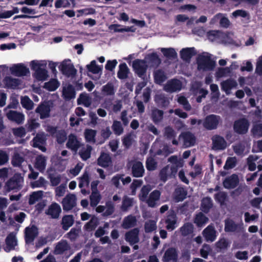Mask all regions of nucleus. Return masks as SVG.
I'll list each match as a JSON object with an SVG mask.
<instances>
[{"instance_id": "1", "label": "nucleus", "mask_w": 262, "mask_h": 262, "mask_svg": "<svg viewBox=\"0 0 262 262\" xmlns=\"http://www.w3.org/2000/svg\"><path fill=\"white\" fill-rule=\"evenodd\" d=\"M46 66V64L40 63L36 60H32L30 63V67L32 70L35 72L33 76L38 81H45L48 77V71L42 67Z\"/></svg>"}, {"instance_id": "2", "label": "nucleus", "mask_w": 262, "mask_h": 262, "mask_svg": "<svg viewBox=\"0 0 262 262\" xmlns=\"http://www.w3.org/2000/svg\"><path fill=\"white\" fill-rule=\"evenodd\" d=\"M198 69L204 71L213 70L215 66V62L210 56L200 55L197 58Z\"/></svg>"}, {"instance_id": "3", "label": "nucleus", "mask_w": 262, "mask_h": 262, "mask_svg": "<svg viewBox=\"0 0 262 262\" xmlns=\"http://www.w3.org/2000/svg\"><path fill=\"white\" fill-rule=\"evenodd\" d=\"M178 166L167 165L162 168L159 174L160 179L163 182H166L168 179L174 178L177 173Z\"/></svg>"}, {"instance_id": "4", "label": "nucleus", "mask_w": 262, "mask_h": 262, "mask_svg": "<svg viewBox=\"0 0 262 262\" xmlns=\"http://www.w3.org/2000/svg\"><path fill=\"white\" fill-rule=\"evenodd\" d=\"M24 179L20 173H16L5 184V188L8 192L13 190H19L22 188Z\"/></svg>"}, {"instance_id": "5", "label": "nucleus", "mask_w": 262, "mask_h": 262, "mask_svg": "<svg viewBox=\"0 0 262 262\" xmlns=\"http://www.w3.org/2000/svg\"><path fill=\"white\" fill-rule=\"evenodd\" d=\"M221 118L220 116L211 114L207 115L203 122V127L208 130L215 129L217 128Z\"/></svg>"}, {"instance_id": "6", "label": "nucleus", "mask_w": 262, "mask_h": 262, "mask_svg": "<svg viewBox=\"0 0 262 262\" xmlns=\"http://www.w3.org/2000/svg\"><path fill=\"white\" fill-rule=\"evenodd\" d=\"M249 125L250 123L247 119L239 118L234 121L233 130L237 134L244 135L248 132Z\"/></svg>"}, {"instance_id": "7", "label": "nucleus", "mask_w": 262, "mask_h": 262, "mask_svg": "<svg viewBox=\"0 0 262 262\" xmlns=\"http://www.w3.org/2000/svg\"><path fill=\"white\" fill-rule=\"evenodd\" d=\"M133 68L139 77L145 79L147 66L144 60L138 59L135 60L133 62Z\"/></svg>"}, {"instance_id": "8", "label": "nucleus", "mask_w": 262, "mask_h": 262, "mask_svg": "<svg viewBox=\"0 0 262 262\" xmlns=\"http://www.w3.org/2000/svg\"><path fill=\"white\" fill-rule=\"evenodd\" d=\"M61 204L63 210L68 212L74 209L77 205V198L75 194L69 193L63 199Z\"/></svg>"}, {"instance_id": "9", "label": "nucleus", "mask_w": 262, "mask_h": 262, "mask_svg": "<svg viewBox=\"0 0 262 262\" xmlns=\"http://www.w3.org/2000/svg\"><path fill=\"white\" fill-rule=\"evenodd\" d=\"M166 229L169 231L174 230L177 227V216L173 210L168 211L164 220Z\"/></svg>"}, {"instance_id": "10", "label": "nucleus", "mask_w": 262, "mask_h": 262, "mask_svg": "<svg viewBox=\"0 0 262 262\" xmlns=\"http://www.w3.org/2000/svg\"><path fill=\"white\" fill-rule=\"evenodd\" d=\"M59 69L64 75L69 77H74L77 73V70L74 68L73 64L68 63L67 61H63L59 66Z\"/></svg>"}, {"instance_id": "11", "label": "nucleus", "mask_w": 262, "mask_h": 262, "mask_svg": "<svg viewBox=\"0 0 262 262\" xmlns=\"http://www.w3.org/2000/svg\"><path fill=\"white\" fill-rule=\"evenodd\" d=\"M62 212L60 206L56 202L52 203L46 210L45 213L52 219H58Z\"/></svg>"}, {"instance_id": "12", "label": "nucleus", "mask_w": 262, "mask_h": 262, "mask_svg": "<svg viewBox=\"0 0 262 262\" xmlns=\"http://www.w3.org/2000/svg\"><path fill=\"white\" fill-rule=\"evenodd\" d=\"M178 251L174 247H170L166 249L162 257L164 262H178Z\"/></svg>"}, {"instance_id": "13", "label": "nucleus", "mask_w": 262, "mask_h": 262, "mask_svg": "<svg viewBox=\"0 0 262 262\" xmlns=\"http://www.w3.org/2000/svg\"><path fill=\"white\" fill-rule=\"evenodd\" d=\"M38 234V228L35 225L27 227L25 230V240L26 244L32 243Z\"/></svg>"}, {"instance_id": "14", "label": "nucleus", "mask_w": 262, "mask_h": 262, "mask_svg": "<svg viewBox=\"0 0 262 262\" xmlns=\"http://www.w3.org/2000/svg\"><path fill=\"white\" fill-rule=\"evenodd\" d=\"M212 149L215 150L225 149L227 147V142L224 138L218 135H214L212 138Z\"/></svg>"}, {"instance_id": "15", "label": "nucleus", "mask_w": 262, "mask_h": 262, "mask_svg": "<svg viewBox=\"0 0 262 262\" xmlns=\"http://www.w3.org/2000/svg\"><path fill=\"white\" fill-rule=\"evenodd\" d=\"M50 112V106L47 102L41 103L35 110V112L39 114L41 119L49 117Z\"/></svg>"}, {"instance_id": "16", "label": "nucleus", "mask_w": 262, "mask_h": 262, "mask_svg": "<svg viewBox=\"0 0 262 262\" xmlns=\"http://www.w3.org/2000/svg\"><path fill=\"white\" fill-rule=\"evenodd\" d=\"M46 140V138L43 134H37L32 140L33 146L35 148H38L42 152H45L47 150L45 146Z\"/></svg>"}, {"instance_id": "17", "label": "nucleus", "mask_w": 262, "mask_h": 262, "mask_svg": "<svg viewBox=\"0 0 262 262\" xmlns=\"http://www.w3.org/2000/svg\"><path fill=\"white\" fill-rule=\"evenodd\" d=\"M239 184V178L236 174H232L225 179L223 182L224 188L226 189H234Z\"/></svg>"}, {"instance_id": "18", "label": "nucleus", "mask_w": 262, "mask_h": 262, "mask_svg": "<svg viewBox=\"0 0 262 262\" xmlns=\"http://www.w3.org/2000/svg\"><path fill=\"white\" fill-rule=\"evenodd\" d=\"M10 70L12 74L16 76H26L29 73V69L23 63L14 64Z\"/></svg>"}, {"instance_id": "19", "label": "nucleus", "mask_w": 262, "mask_h": 262, "mask_svg": "<svg viewBox=\"0 0 262 262\" xmlns=\"http://www.w3.org/2000/svg\"><path fill=\"white\" fill-rule=\"evenodd\" d=\"M66 146L68 148L76 152L78 149L80 147L81 143L78 140L77 136L75 135L71 134L69 135Z\"/></svg>"}, {"instance_id": "20", "label": "nucleus", "mask_w": 262, "mask_h": 262, "mask_svg": "<svg viewBox=\"0 0 262 262\" xmlns=\"http://www.w3.org/2000/svg\"><path fill=\"white\" fill-rule=\"evenodd\" d=\"M180 56L185 61H189L191 58L196 54L194 47L183 48L180 51Z\"/></svg>"}, {"instance_id": "21", "label": "nucleus", "mask_w": 262, "mask_h": 262, "mask_svg": "<svg viewBox=\"0 0 262 262\" xmlns=\"http://www.w3.org/2000/svg\"><path fill=\"white\" fill-rule=\"evenodd\" d=\"M145 170L141 162L137 161L132 167V174L135 178L142 177L144 174Z\"/></svg>"}, {"instance_id": "22", "label": "nucleus", "mask_w": 262, "mask_h": 262, "mask_svg": "<svg viewBox=\"0 0 262 262\" xmlns=\"http://www.w3.org/2000/svg\"><path fill=\"white\" fill-rule=\"evenodd\" d=\"M6 247L5 250L6 252L13 250L17 245V239L15 234L13 232L10 233L6 237L5 239Z\"/></svg>"}, {"instance_id": "23", "label": "nucleus", "mask_w": 262, "mask_h": 262, "mask_svg": "<svg viewBox=\"0 0 262 262\" xmlns=\"http://www.w3.org/2000/svg\"><path fill=\"white\" fill-rule=\"evenodd\" d=\"M7 117L9 120L17 124H21L25 119V116L22 113L11 110L7 113Z\"/></svg>"}, {"instance_id": "24", "label": "nucleus", "mask_w": 262, "mask_h": 262, "mask_svg": "<svg viewBox=\"0 0 262 262\" xmlns=\"http://www.w3.org/2000/svg\"><path fill=\"white\" fill-rule=\"evenodd\" d=\"M139 232V231L138 228H134L126 232L125 235V240L131 244L138 243L139 241L138 237Z\"/></svg>"}, {"instance_id": "25", "label": "nucleus", "mask_w": 262, "mask_h": 262, "mask_svg": "<svg viewBox=\"0 0 262 262\" xmlns=\"http://www.w3.org/2000/svg\"><path fill=\"white\" fill-rule=\"evenodd\" d=\"M203 235L207 242H212L216 238V231L213 226L209 225L203 230Z\"/></svg>"}, {"instance_id": "26", "label": "nucleus", "mask_w": 262, "mask_h": 262, "mask_svg": "<svg viewBox=\"0 0 262 262\" xmlns=\"http://www.w3.org/2000/svg\"><path fill=\"white\" fill-rule=\"evenodd\" d=\"M222 90L227 94L230 93V90L237 86L236 81L232 78H229L221 83Z\"/></svg>"}, {"instance_id": "27", "label": "nucleus", "mask_w": 262, "mask_h": 262, "mask_svg": "<svg viewBox=\"0 0 262 262\" xmlns=\"http://www.w3.org/2000/svg\"><path fill=\"white\" fill-rule=\"evenodd\" d=\"M108 29L110 30H113L114 32H135L136 30V28L134 26L126 27L119 24H112L108 27Z\"/></svg>"}, {"instance_id": "28", "label": "nucleus", "mask_w": 262, "mask_h": 262, "mask_svg": "<svg viewBox=\"0 0 262 262\" xmlns=\"http://www.w3.org/2000/svg\"><path fill=\"white\" fill-rule=\"evenodd\" d=\"M182 88V83L179 80L172 79L168 81L165 86V89L169 92H174L180 91Z\"/></svg>"}, {"instance_id": "29", "label": "nucleus", "mask_w": 262, "mask_h": 262, "mask_svg": "<svg viewBox=\"0 0 262 262\" xmlns=\"http://www.w3.org/2000/svg\"><path fill=\"white\" fill-rule=\"evenodd\" d=\"M180 232L183 237L192 234L194 231L193 225L190 222H187L179 228Z\"/></svg>"}, {"instance_id": "30", "label": "nucleus", "mask_w": 262, "mask_h": 262, "mask_svg": "<svg viewBox=\"0 0 262 262\" xmlns=\"http://www.w3.org/2000/svg\"><path fill=\"white\" fill-rule=\"evenodd\" d=\"M183 137L184 144L187 147L193 146L196 141L194 135L189 132L183 133L181 135Z\"/></svg>"}, {"instance_id": "31", "label": "nucleus", "mask_w": 262, "mask_h": 262, "mask_svg": "<svg viewBox=\"0 0 262 262\" xmlns=\"http://www.w3.org/2000/svg\"><path fill=\"white\" fill-rule=\"evenodd\" d=\"M5 88L11 89H15L19 84L20 80L10 76H7L4 79Z\"/></svg>"}, {"instance_id": "32", "label": "nucleus", "mask_w": 262, "mask_h": 262, "mask_svg": "<svg viewBox=\"0 0 262 262\" xmlns=\"http://www.w3.org/2000/svg\"><path fill=\"white\" fill-rule=\"evenodd\" d=\"M47 159L45 156L41 155L36 157L34 167L40 172H43L46 166Z\"/></svg>"}, {"instance_id": "33", "label": "nucleus", "mask_w": 262, "mask_h": 262, "mask_svg": "<svg viewBox=\"0 0 262 262\" xmlns=\"http://www.w3.org/2000/svg\"><path fill=\"white\" fill-rule=\"evenodd\" d=\"M74 223V219L73 215H64L63 216L61 222L62 228L64 231H67Z\"/></svg>"}, {"instance_id": "34", "label": "nucleus", "mask_w": 262, "mask_h": 262, "mask_svg": "<svg viewBox=\"0 0 262 262\" xmlns=\"http://www.w3.org/2000/svg\"><path fill=\"white\" fill-rule=\"evenodd\" d=\"M70 249V246L68 242L63 240L57 243L55 247L54 253L55 254H62L65 251Z\"/></svg>"}, {"instance_id": "35", "label": "nucleus", "mask_w": 262, "mask_h": 262, "mask_svg": "<svg viewBox=\"0 0 262 262\" xmlns=\"http://www.w3.org/2000/svg\"><path fill=\"white\" fill-rule=\"evenodd\" d=\"M161 192L158 190H155L149 194V198L147 200L148 206L150 207H155L156 202L160 199Z\"/></svg>"}, {"instance_id": "36", "label": "nucleus", "mask_w": 262, "mask_h": 262, "mask_svg": "<svg viewBox=\"0 0 262 262\" xmlns=\"http://www.w3.org/2000/svg\"><path fill=\"white\" fill-rule=\"evenodd\" d=\"M111 158L108 154L102 152L97 160L98 165L106 168L108 167L111 163Z\"/></svg>"}, {"instance_id": "37", "label": "nucleus", "mask_w": 262, "mask_h": 262, "mask_svg": "<svg viewBox=\"0 0 262 262\" xmlns=\"http://www.w3.org/2000/svg\"><path fill=\"white\" fill-rule=\"evenodd\" d=\"M63 96L66 100H70L75 97L76 92L74 86L69 84L63 90Z\"/></svg>"}, {"instance_id": "38", "label": "nucleus", "mask_w": 262, "mask_h": 262, "mask_svg": "<svg viewBox=\"0 0 262 262\" xmlns=\"http://www.w3.org/2000/svg\"><path fill=\"white\" fill-rule=\"evenodd\" d=\"M187 194V191L183 187H179L175 189L174 192V200L176 202L183 201L186 199Z\"/></svg>"}, {"instance_id": "39", "label": "nucleus", "mask_w": 262, "mask_h": 262, "mask_svg": "<svg viewBox=\"0 0 262 262\" xmlns=\"http://www.w3.org/2000/svg\"><path fill=\"white\" fill-rule=\"evenodd\" d=\"M137 220L135 216L129 215L125 217L123 221L122 226L124 229H129L136 226Z\"/></svg>"}, {"instance_id": "40", "label": "nucleus", "mask_w": 262, "mask_h": 262, "mask_svg": "<svg viewBox=\"0 0 262 262\" xmlns=\"http://www.w3.org/2000/svg\"><path fill=\"white\" fill-rule=\"evenodd\" d=\"M129 73V69L125 63L119 64V70L117 72V77L120 79H124L127 78Z\"/></svg>"}, {"instance_id": "41", "label": "nucleus", "mask_w": 262, "mask_h": 262, "mask_svg": "<svg viewBox=\"0 0 262 262\" xmlns=\"http://www.w3.org/2000/svg\"><path fill=\"white\" fill-rule=\"evenodd\" d=\"M239 228L238 224L232 220L227 219L225 221V231L227 232H233L236 231Z\"/></svg>"}, {"instance_id": "42", "label": "nucleus", "mask_w": 262, "mask_h": 262, "mask_svg": "<svg viewBox=\"0 0 262 262\" xmlns=\"http://www.w3.org/2000/svg\"><path fill=\"white\" fill-rule=\"evenodd\" d=\"M99 224L98 219L93 216L91 220L84 226V229L86 231L90 232L94 230Z\"/></svg>"}, {"instance_id": "43", "label": "nucleus", "mask_w": 262, "mask_h": 262, "mask_svg": "<svg viewBox=\"0 0 262 262\" xmlns=\"http://www.w3.org/2000/svg\"><path fill=\"white\" fill-rule=\"evenodd\" d=\"M59 82L56 79H51L44 83L43 88L49 91H54L59 86Z\"/></svg>"}, {"instance_id": "44", "label": "nucleus", "mask_w": 262, "mask_h": 262, "mask_svg": "<svg viewBox=\"0 0 262 262\" xmlns=\"http://www.w3.org/2000/svg\"><path fill=\"white\" fill-rule=\"evenodd\" d=\"M166 78V76L162 70L159 69L155 72L154 80L156 83L160 84L164 82Z\"/></svg>"}, {"instance_id": "45", "label": "nucleus", "mask_w": 262, "mask_h": 262, "mask_svg": "<svg viewBox=\"0 0 262 262\" xmlns=\"http://www.w3.org/2000/svg\"><path fill=\"white\" fill-rule=\"evenodd\" d=\"M24 158L18 152H14L11 160V163L14 167H20L24 162Z\"/></svg>"}, {"instance_id": "46", "label": "nucleus", "mask_w": 262, "mask_h": 262, "mask_svg": "<svg viewBox=\"0 0 262 262\" xmlns=\"http://www.w3.org/2000/svg\"><path fill=\"white\" fill-rule=\"evenodd\" d=\"M161 51L163 55L168 59H175L177 57V53L172 48H161Z\"/></svg>"}, {"instance_id": "47", "label": "nucleus", "mask_w": 262, "mask_h": 262, "mask_svg": "<svg viewBox=\"0 0 262 262\" xmlns=\"http://www.w3.org/2000/svg\"><path fill=\"white\" fill-rule=\"evenodd\" d=\"M92 147L90 145H86V149H82L79 152V155L83 161H86L91 157Z\"/></svg>"}, {"instance_id": "48", "label": "nucleus", "mask_w": 262, "mask_h": 262, "mask_svg": "<svg viewBox=\"0 0 262 262\" xmlns=\"http://www.w3.org/2000/svg\"><path fill=\"white\" fill-rule=\"evenodd\" d=\"M164 112L162 110L155 108L151 112V118L152 121L156 123L161 121L163 117Z\"/></svg>"}, {"instance_id": "49", "label": "nucleus", "mask_w": 262, "mask_h": 262, "mask_svg": "<svg viewBox=\"0 0 262 262\" xmlns=\"http://www.w3.org/2000/svg\"><path fill=\"white\" fill-rule=\"evenodd\" d=\"M145 165L147 170L151 171L156 169L158 164L154 158L149 157L146 159Z\"/></svg>"}, {"instance_id": "50", "label": "nucleus", "mask_w": 262, "mask_h": 262, "mask_svg": "<svg viewBox=\"0 0 262 262\" xmlns=\"http://www.w3.org/2000/svg\"><path fill=\"white\" fill-rule=\"evenodd\" d=\"M147 59L153 65L158 66L161 63V60L157 53L154 52L147 55Z\"/></svg>"}, {"instance_id": "51", "label": "nucleus", "mask_w": 262, "mask_h": 262, "mask_svg": "<svg viewBox=\"0 0 262 262\" xmlns=\"http://www.w3.org/2000/svg\"><path fill=\"white\" fill-rule=\"evenodd\" d=\"M42 192H43L42 191L33 192L32 194L30 195L29 199V204L30 205H33L36 203V202L41 199L43 194Z\"/></svg>"}, {"instance_id": "52", "label": "nucleus", "mask_w": 262, "mask_h": 262, "mask_svg": "<svg viewBox=\"0 0 262 262\" xmlns=\"http://www.w3.org/2000/svg\"><path fill=\"white\" fill-rule=\"evenodd\" d=\"M207 221L208 218L204 214L200 212L196 215L194 222L198 227H201Z\"/></svg>"}, {"instance_id": "53", "label": "nucleus", "mask_w": 262, "mask_h": 262, "mask_svg": "<svg viewBox=\"0 0 262 262\" xmlns=\"http://www.w3.org/2000/svg\"><path fill=\"white\" fill-rule=\"evenodd\" d=\"M156 222L154 220H149L144 224V230L146 233H150L157 229Z\"/></svg>"}, {"instance_id": "54", "label": "nucleus", "mask_w": 262, "mask_h": 262, "mask_svg": "<svg viewBox=\"0 0 262 262\" xmlns=\"http://www.w3.org/2000/svg\"><path fill=\"white\" fill-rule=\"evenodd\" d=\"M86 68L89 72L95 74H98L102 71V68L96 64V62L95 60H92L90 64H88Z\"/></svg>"}, {"instance_id": "55", "label": "nucleus", "mask_w": 262, "mask_h": 262, "mask_svg": "<svg viewBox=\"0 0 262 262\" xmlns=\"http://www.w3.org/2000/svg\"><path fill=\"white\" fill-rule=\"evenodd\" d=\"M21 104L24 108L28 110H31L34 105L33 101L27 96L22 97Z\"/></svg>"}, {"instance_id": "56", "label": "nucleus", "mask_w": 262, "mask_h": 262, "mask_svg": "<svg viewBox=\"0 0 262 262\" xmlns=\"http://www.w3.org/2000/svg\"><path fill=\"white\" fill-rule=\"evenodd\" d=\"M112 128L115 134L116 135H120L123 132V127L122 126L121 122L119 121H114Z\"/></svg>"}, {"instance_id": "57", "label": "nucleus", "mask_w": 262, "mask_h": 262, "mask_svg": "<svg viewBox=\"0 0 262 262\" xmlns=\"http://www.w3.org/2000/svg\"><path fill=\"white\" fill-rule=\"evenodd\" d=\"M96 131L92 129H86L84 132V137L88 142H95Z\"/></svg>"}, {"instance_id": "58", "label": "nucleus", "mask_w": 262, "mask_h": 262, "mask_svg": "<svg viewBox=\"0 0 262 262\" xmlns=\"http://www.w3.org/2000/svg\"><path fill=\"white\" fill-rule=\"evenodd\" d=\"M40 124L35 119H31L28 120L26 125L28 132H31L39 127Z\"/></svg>"}, {"instance_id": "59", "label": "nucleus", "mask_w": 262, "mask_h": 262, "mask_svg": "<svg viewBox=\"0 0 262 262\" xmlns=\"http://www.w3.org/2000/svg\"><path fill=\"white\" fill-rule=\"evenodd\" d=\"M78 104H83L85 106L89 107L91 105L90 98L85 94H81L77 99Z\"/></svg>"}, {"instance_id": "60", "label": "nucleus", "mask_w": 262, "mask_h": 262, "mask_svg": "<svg viewBox=\"0 0 262 262\" xmlns=\"http://www.w3.org/2000/svg\"><path fill=\"white\" fill-rule=\"evenodd\" d=\"M101 199L100 195L98 192H92L90 195V204L93 207L96 206L100 202Z\"/></svg>"}, {"instance_id": "61", "label": "nucleus", "mask_w": 262, "mask_h": 262, "mask_svg": "<svg viewBox=\"0 0 262 262\" xmlns=\"http://www.w3.org/2000/svg\"><path fill=\"white\" fill-rule=\"evenodd\" d=\"M164 135L168 140H171L176 138V133L171 127L168 126L165 128Z\"/></svg>"}, {"instance_id": "62", "label": "nucleus", "mask_w": 262, "mask_h": 262, "mask_svg": "<svg viewBox=\"0 0 262 262\" xmlns=\"http://www.w3.org/2000/svg\"><path fill=\"white\" fill-rule=\"evenodd\" d=\"M56 141L58 144L63 143L67 139V134L64 130H59L56 133Z\"/></svg>"}, {"instance_id": "63", "label": "nucleus", "mask_w": 262, "mask_h": 262, "mask_svg": "<svg viewBox=\"0 0 262 262\" xmlns=\"http://www.w3.org/2000/svg\"><path fill=\"white\" fill-rule=\"evenodd\" d=\"M102 92L107 96L114 95L115 91L114 85L111 83H107L102 87Z\"/></svg>"}, {"instance_id": "64", "label": "nucleus", "mask_w": 262, "mask_h": 262, "mask_svg": "<svg viewBox=\"0 0 262 262\" xmlns=\"http://www.w3.org/2000/svg\"><path fill=\"white\" fill-rule=\"evenodd\" d=\"M156 102L161 107H166L169 104L168 98L162 95H159L156 97Z\"/></svg>"}]
</instances>
